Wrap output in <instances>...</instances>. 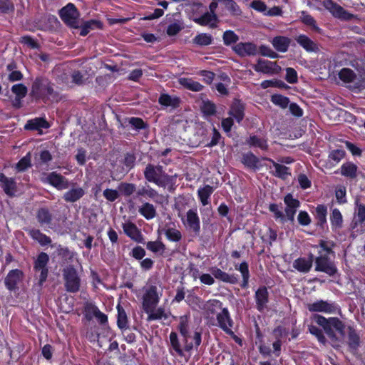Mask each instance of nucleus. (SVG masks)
<instances>
[{"label":"nucleus","instance_id":"f257e3e1","mask_svg":"<svg viewBox=\"0 0 365 365\" xmlns=\"http://www.w3.org/2000/svg\"><path fill=\"white\" fill-rule=\"evenodd\" d=\"M54 84L48 78L39 76L33 81L30 96L36 101L47 103L48 101L58 102L61 100L58 91L54 90Z\"/></svg>","mask_w":365,"mask_h":365},{"label":"nucleus","instance_id":"f03ea898","mask_svg":"<svg viewBox=\"0 0 365 365\" xmlns=\"http://www.w3.org/2000/svg\"><path fill=\"white\" fill-rule=\"evenodd\" d=\"M312 319L320 327L323 328L330 341L335 344L340 342V339L335 333L337 331L341 336L345 334V324L337 317L326 318L322 315L313 314Z\"/></svg>","mask_w":365,"mask_h":365},{"label":"nucleus","instance_id":"7ed1b4c3","mask_svg":"<svg viewBox=\"0 0 365 365\" xmlns=\"http://www.w3.org/2000/svg\"><path fill=\"white\" fill-rule=\"evenodd\" d=\"M145 179L149 182H153L160 187L173 185L175 182L176 175L167 174L162 165L148 163L143 170Z\"/></svg>","mask_w":365,"mask_h":365},{"label":"nucleus","instance_id":"20e7f679","mask_svg":"<svg viewBox=\"0 0 365 365\" xmlns=\"http://www.w3.org/2000/svg\"><path fill=\"white\" fill-rule=\"evenodd\" d=\"M64 287L69 293H77L81 287V278L73 265L66 266L62 271Z\"/></svg>","mask_w":365,"mask_h":365},{"label":"nucleus","instance_id":"39448f33","mask_svg":"<svg viewBox=\"0 0 365 365\" xmlns=\"http://www.w3.org/2000/svg\"><path fill=\"white\" fill-rule=\"evenodd\" d=\"M58 15L63 22L68 27L75 29L79 28L80 13L73 3H68L61 8L58 11Z\"/></svg>","mask_w":365,"mask_h":365},{"label":"nucleus","instance_id":"423d86ee","mask_svg":"<svg viewBox=\"0 0 365 365\" xmlns=\"http://www.w3.org/2000/svg\"><path fill=\"white\" fill-rule=\"evenodd\" d=\"M49 262V256L47 253L40 252L36 259L34 262V269L35 272H40L38 284L40 287L43 286V283L46 281L48 269L47 264Z\"/></svg>","mask_w":365,"mask_h":365},{"label":"nucleus","instance_id":"0eeeda50","mask_svg":"<svg viewBox=\"0 0 365 365\" xmlns=\"http://www.w3.org/2000/svg\"><path fill=\"white\" fill-rule=\"evenodd\" d=\"M323 5L324 8L336 19L343 21H351L354 18V14L345 10L342 6L333 0H324Z\"/></svg>","mask_w":365,"mask_h":365},{"label":"nucleus","instance_id":"6e6552de","mask_svg":"<svg viewBox=\"0 0 365 365\" xmlns=\"http://www.w3.org/2000/svg\"><path fill=\"white\" fill-rule=\"evenodd\" d=\"M43 184H48L58 190L67 189L69 186L68 180L61 174L56 171L51 172L45 178H41Z\"/></svg>","mask_w":365,"mask_h":365},{"label":"nucleus","instance_id":"1a4fd4ad","mask_svg":"<svg viewBox=\"0 0 365 365\" xmlns=\"http://www.w3.org/2000/svg\"><path fill=\"white\" fill-rule=\"evenodd\" d=\"M315 270L324 272L329 276H334L337 272V268L327 255L320 254L315 259Z\"/></svg>","mask_w":365,"mask_h":365},{"label":"nucleus","instance_id":"9d476101","mask_svg":"<svg viewBox=\"0 0 365 365\" xmlns=\"http://www.w3.org/2000/svg\"><path fill=\"white\" fill-rule=\"evenodd\" d=\"M160 301L158 288L155 285H150L143 296V308L144 312H148L150 307H155Z\"/></svg>","mask_w":365,"mask_h":365},{"label":"nucleus","instance_id":"9b49d317","mask_svg":"<svg viewBox=\"0 0 365 365\" xmlns=\"http://www.w3.org/2000/svg\"><path fill=\"white\" fill-rule=\"evenodd\" d=\"M233 51L240 57L254 56L258 53V48L252 42H240L232 46Z\"/></svg>","mask_w":365,"mask_h":365},{"label":"nucleus","instance_id":"f8f14e48","mask_svg":"<svg viewBox=\"0 0 365 365\" xmlns=\"http://www.w3.org/2000/svg\"><path fill=\"white\" fill-rule=\"evenodd\" d=\"M24 273L19 269H11L9 272L4 279L6 288L10 292L19 289L18 284L23 279Z\"/></svg>","mask_w":365,"mask_h":365},{"label":"nucleus","instance_id":"ddd939ff","mask_svg":"<svg viewBox=\"0 0 365 365\" xmlns=\"http://www.w3.org/2000/svg\"><path fill=\"white\" fill-rule=\"evenodd\" d=\"M307 308L311 312H323L326 314L334 313L337 309L335 303L328 302L322 299L307 304Z\"/></svg>","mask_w":365,"mask_h":365},{"label":"nucleus","instance_id":"4468645a","mask_svg":"<svg viewBox=\"0 0 365 365\" xmlns=\"http://www.w3.org/2000/svg\"><path fill=\"white\" fill-rule=\"evenodd\" d=\"M347 336H346V344L349 348V351L355 354L357 353L359 348L361 344L360 336L353 326H349L347 327Z\"/></svg>","mask_w":365,"mask_h":365},{"label":"nucleus","instance_id":"2eb2a0df","mask_svg":"<svg viewBox=\"0 0 365 365\" xmlns=\"http://www.w3.org/2000/svg\"><path fill=\"white\" fill-rule=\"evenodd\" d=\"M245 104L239 98H234L228 111V114L240 123L245 115Z\"/></svg>","mask_w":365,"mask_h":365},{"label":"nucleus","instance_id":"dca6fc26","mask_svg":"<svg viewBox=\"0 0 365 365\" xmlns=\"http://www.w3.org/2000/svg\"><path fill=\"white\" fill-rule=\"evenodd\" d=\"M217 326L225 333L232 332V327L234 322L231 318L230 312L227 307L222 309V311L216 316Z\"/></svg>","mask_w":365,"mask_h":365},{"label":"nucleus","instance_id":"f3484780","mask_svg":"<svg viewBox=\"0 0 365 365\" xmlns=\"http://www.w3.org/2000/svg\"><path fill=\"white\" fill-rule=\"evenodd\" d=\"M255 300L257 309L260 312H264L269 302V292L267 287L262 285L256 290Z\"/></svg>","mask_w":365,"mask_h":365},{"label":"nucleus","instance_id":"a211bd4d","mask_svg":"<svg viewBox=\"0 0 365 365\" xmlns=\"http://www.w3.org/2000/svg\"><path fill=\"white\" fill-rule=\"evenodd\" d=\"M210 271L215 279L223 282L229 283L231 284H236L239 282V277L237 274H230L216 266L210 267Z\"/></svg>","mask_w":365,"mask_h":365},{"label":"nucleus","instance_id":"6ab92c4d","mask_svg":"<svg viewBox=\"0 0 365 365\" xmlns=\"http://www.w3.org/2000/svg\"><path fill=\"white\" fill-rule=\"evenodd\" d=\"M0 187L5 194L14 197L17 190L16 182L14 178H8L4 173H0Z\"/></svg>","mask_w":365,"mask_h":365},{"label":"nucleus","instance_id":"aec40b11","mask_svg":"<svg viewBox=\"0 0 365 365\" xmlns=\"http://www.w3.org/2000/svg\"><path fill=\"white\" fill-rule=\"evenodd\" d=\"M314 261V255H309L307 257H299L293 262V267L302 273H307L310 271Z\"/></svg>","mask_w":365,"mask_h":365},{"label":"nucleus","instance_id":"412c9836","mask_svg":"<svg viewBox=\"0 0 365 365\" xmlns=\"http://www.w3.org/2000/svg\"><path fill=\"white\" fill-rule=\"evenodd\" d=\"M50 127V124L45 118H35L29 120L24 125L26 130H36L40 134L42 133L41 129H47Z\"/></svg>","mask_w":365,"mask_h":365},{"label":"nucleus","instance_id":"4be33fe9","mask_svg":"<svg viewBox=\"0 0 365 365\" xmlns=\"http://www.w3.org/2000/svg\"><path fill=\"white\" fill-rule=\"evenodd\" d=\"M262 160H267L272 163L275 170L272 173V175L283 180H287L290 175V168L284 165L276 163L274 160L269 158L264 157Z\"/></svg>","mask_w":365,"mask_h":365},{"label":"nucleus","instance_id":"5701e85b","mask_svg":"<svg viewBox=\"0 0 365 365\" xmlns=\"http://www.w3.org/2000/svg\"><path fill=\"white\" fill-rule=\"evenodd\" d=\"M181 220L185 227L189 228H200V218L196 209L189 210L185 216L181 217Z\"/></svg>","mask_w":365,"mask_h":365},{"label":"nucleus","instance_id":"b1692460","mask_svg":"<svg viewBox=\"0 0 365 365\" xmlns=\"http://www.w3.org/2000/svg\"><path fill=\"white\" fill-rule=\"evenodd\" d=\"M314 220H316L315 225L321 228H324L327 225V207L324 205H318L314 212H313Z\"/></svg>","mask_w":365,"mask_h":365},{"label":"nucleus","instance_id":"393cba45","mask_svg":"<svg viewBox=\"0 0 365 365\" xmlns=\"http://www.w3.org/2000/svg\"><path fill=\"white\" fill-rule=\"evenodd\" d=\"M276 66V62L259 58L257 63L253 66V68L257 72H260L265 74H271L274 72V68Z\"/></svg>","mask_w":365,"mask_h":365},{"label":"nucleus","instance_id":"a878e982","mask_svg":"<svg viewBox=\"0 0 365 365\" xmlns=\"http://www.w3.org/2000/svg\"><path fill=\"white\" fill-rule=\"evenodd\" d=\"M103 26V23L99 20L91 19L85 21L81 25H79L78 29H81L79 34L81 36H86L91 30L95 29H102Z\"/></svg>","mask_w":365,"mask_h":365},{"label":"nucleus","instance_id":"bb28decb","mask_svg":"<svg viewBox=\"0 0 365 365\" xmlns=\"http://www.w3.org/2000/svg\"><path fill=\"white\" fill-rule=\"evenodd\" d=\"M358 167L352 162L344 163L340 168V174L350 180H354L357 177Z\"/></svg>","mask_w":365,"mask_h":365},{"label":"nucleus","instance_id":"cd10ccee","mask_svg":"<svg viewBox=\"0 0 365 365\" xmlns=\"http://www.w3.org/2000/svg\"><path fill=\"white\" fill-rule=\"evenodd\" d=\"M170 340V347L169 351L172 355H174V352L179 356L182 357L185 356L183 349L181 347V344L178 336V334L175 331H171L169 335Z\"/></svg>","mask_w":365,"mask_h":365},{"label":"nucleus","instance_id":"c85d7f7f","mask_svg":"<svg viewBox=\"0 0 365 365\" xmlns=\"http://www.w3.org/2000/svg\"><path fill=\"white\" fill-rule=\"evenodd\" d=\"M246 143L250 148H258L262 150H267L269 149V145L267 140L264 138H260L255 135H250L247 140Z\"/></svg>","mask_w":365,"mask_h":365},{"label":"nucleus","instance_id":"c756f323","mask_svg":"<svg viewBox=\"0 0 365 365\" xmlns=\"http://www.w3.org/2000/svg\"><path fill=\"white\" fill-rule=\"evenodd\" d=\"M296 41L307 52L317 51V45L307 36L300 34L295 38Z\"/></svg>","mask_w":365,"mask_h":365},{"label":"nucleus","instance_id":"7c9ffc66","mask_svg":"<svg viewBox=\"0 0 365 365\" xmlns=\"http://www.w3.org/2000/svg\"><path fill=\"white\" fill-rule=\"evenodd\" d=\"M179 83L185 88L194 91L199 92L203 90L204 86L199 82L194 81L192 78H180Z\"/></svg>","mask_w":365,"mask_h":365},{"label":"nucleus","instance_id":"2f4dec72","mask_svg":"<svg viewBox=\"0 0 365 365\" xmlns=\"http://www.w3.org/2000/svg\"><path fill=\"white\" fill-rule=\"evenodd\" d=\"M148 310V312H145L146 314H148V322L159 320L162 319L166 320L169 317V314L165 312V309L163 307H158V309H155V307H150V309Z\"/></svg>","mask_w":365,"mask_h":365},{"label":"nucleus","instance_id":"473e14b6","mask_svg":"<svg viewBox=\"0 0 365 365\" xmlns=\"http://www.w3.org/2000/svg\"><path fill=\"white\" fill-rule=\"evenodd\" d=\"M241 162L250 169L256 170L259 168V158L251 151L242 154Z\"/></svg>","mask_w":365,"mask_h":365},{"label":"nucleus","instance_id":"72a5a7b5","mask_svg":"<svg viewBox=\"0 0 365 365\" xmlns=\"http://www.w3.org/2000/svg\"><path fill=\"white\" fill-rule=\"evenodd\" d=\"M290 38L283 36H277L272 40V45L274 48L279 52L284 53L287 51L289 44Z\"/></svg>","mask_w":365,"mask_h":365},{"label":"nucleus","instance_id":"f704fd0d","mask_svg":"<svg viewBox=\"0 0 365 365\" xmlns=\"http://www.w3.org/2000/svg\"><path fill=\"white\" fill-rule=\"evenodd\" d=\"M85 194L83 188H72L63 194V198L67 202H75L80 200Z\"/></svg>","mask_w":365,"mask_h":365},{"label":"nucleus","instance_id":"c9c22d12","mask_svg":"<svg viewBox=\"0 0 365 365\" xmlns=\"http://www.w3.org/2000/svg\"><path fill=\"white\" fill-rule=\"evenodd\" d=\"M117 314V326L121 331H125L128 328V319L124 308L118 304L116 307Z\"/></svg>","mask_w":365,"mask_h":365},{"label":"nucleus","instance_id":"e433bc0d","mask_svg":"<svg viewBox=\"0 0 365 365\" xmlns=\"http://www.w3.org/2000/svg\"><path fill=\"white\" fill-rule=\"evenodd\" d=\"M217 20V16L216 14H212L207 11L203 14L200 17L195 19L194 21L200 26L210 25L211 28H215L217 27V24L215 23H212V21H216Z\"/></svg>","mask_w":365,"mask_h":365},{"label":"nucleus","instance_id":"4c0bfd02","mask_svg":"<svg viewBox=\"0 0 365 365\" xmlns=\"http://www.w3.org/2000/svg\"><path fill=\"white\" fill-rule=\"evenodd\" d=\"M235 269L240 271L242 274V281L240 284V287L242 289L247 288L250 277L248 263L247 262H242L239 264L238 267L235 266Z\"/></svg>","mask_w":365,"mask_h":365},{"label":"nucleus","instance_id":"58836bf2","mask_svg":"<svg viewBox=\"0 0 365 365\" xmlns=\"http://www.w3.org/2000/svg\"><path fill=\"white\" fill-rule=\"evenodd\" d=\"M158 103L165 107L171 106L174 108L179 107L180 100L178 97H171L169 94L162 93L158 98Z\"/></svg>","mask_w":365,"mask_h":365},{"label":"nucleus","instance_id":"ea45409f","mask_svg":"<svg viewBox=\"0 0 365 365\" xmlns=\"http://www.w3.org/2000/svg\"><path fill=\"white\" fill-rule=\"evenodd\" d=\"M190 314H184L179 317L178 330L183 338L189 337Z\"/></svg>","mask_w":365,"mask_h":365},{"label":"nucleus","instance_id":"a19ab883","mask_svg":"<svg viewBox=\"0 0 365 365\" xmlns=\"http://www.w3.org/2000/svg\"><path fill=\"white\" fill-rule=\"evenodd\" d=\"M214 188L210 185H205L197 190V196L201 203L205 206L209 204V198L213 193Z\"/></svg>","mask_w":365,"mask_h":365},{"label":"nucleus","instance_id":"79ce46f5","mask_svg":"<svg viewBox=\"0 0 365 365\" xmlns=\"http://www.w3.org/2000/svg\"><path fill=\"white\" fill-rule=\"evenodd\" d=\"M29 235L36 241H37L41 246H46L51 242L50 237L41 233L40 230H28Z\"/></svg>","mask_w":365,"mask_h":365},{"label":"nucleus","instance_id":"37998d69","mask_svg":"<svg viewBox=\"0 0 365 365\" xmlns=\"http://www.w3.org/2000/svg\"><path fill=\"white\" fill-rule=\"evenodd\" d=\"M139 212L147 220L153 219L156 215V210L153 204L145 202L139 208Z\"/></svg>","mask_w":365,"mask_h":365},{"label":"nucleus","instance_id":"c03bdc74","mask_svg":"<svg viewBox=\"0 0 365 365\" xmlns=\"http://www.w3.org/2000/svg\"><path fill=\"white\" fill-rule=\"evenodd\" d=\"M212 41L213 38L211 34L201 33L195 36L192 43L200 46H206L212 44Z\"/></svg>","mask_w":365,"mask_h":365},{"label":"nucleus","instance_id":"a18cd8bd","mask_svg":"<svg viewBox=\"0 0 365 365\" xmlns=\"http://www.w3.org/2000/svg\"><path fill=\"white\" fill-rule=\"evenodd\" d=\"M98 310V307L93 302H86L83 306V315L87 321H91Z\"/></svg>","mask_w":365,"mask_h":365},{"label":"nucleus","instance_id":"49530a36","mask_svg":"<svg viewBox=\"0 0 365 365\" xmlns=\"http://www.w3.org/2000/svg\"><path fill=\"white\" fill-rule=\"evenodd\" d=\"M201 111L205 116H213L217 113V108L213 102L206 100L202 101Z\"/></svg>","mask_w":365,"mask_h":365},{"label":"nucleus","instance_id":"de8ad7c7","mask_svg":"<svg viewBox=\"0 0 365 365\" xmlns=\"http://www.w3.org/2000/svg\"><path fill=\"white\" fill-rule=\"evenodd\" d=\"M271 101L274 105L284 109L287 108L289 103V98L281 94H273L271 96Z\"/></svg>","mask_w":365,"mask_h":365},{"label":"nucleus","instance_id":"09e8293b","mask_svg":"<svg viewBox=\"0 0 365 365\" xmlns=\"http://www.w3.org/2000/svg\"><path fill=\"white\" fill-rule=\"evenodd\" d=\"M356 77V73L351 68H343L339 73V78L344 83H351Z\"/></svg>","mask_w":365,"mask_h":365},{"label":"nucleus","instance_id":"8fccbe9b","mask_svg":"<svg viewBox=\"0 0 365 365\" xmlns=\"http://www.w3.org/2000/svg\"><path fill=\"white\" fill-rule=\"evenodd\" d=\"M146 248L153 253L163 254L165 250V246L161 241H149L146 243Z\"/></svg>","mask_w":365,"mask_h":365},{"label":"nucleus","instance_id":"3c124183","mask_svg":"<svg viewBox=\"0 0 365 365\" xmlns=\"http://www.w3.org/2000/svg\"><path fill=\"white\" fill-rule=\"evenodd\" d=\"M223 43L225 46H230L232 43H237L239 36L232 30H227L222 35Z\"/></svg>","mask_w":365,"mask_h":365},{"label":"nucleus","instance_id":"603ef678","mask_svg":"<svg viewBox=\"0 0 365 365\" xmlns=\"http://www.w3.org/2000/svg\"><path fill=\"white\" fill-rule=\"evenodd\" d=\"M282 206L279 207L277 204L272 203L269 205V210L274 214L275 219H279L281 222H286V217L282 211Z\"/></svg>","mask_w":365,"mask_h":365},{"label":"nucleus","instance_id":"864d4df0","mask_svg":"<svg viewBox=\"0 0 365 365\" xmlns=\"http://www.w3.org/2000/svg\"><path fill=\"white\" fill-rule=\"evenodd\" d=\"M355 218L356 222L363 223L365 221V205L356 201Z\"/></svg>","mask_w":365,"mask_h":365},{"label":"nucleus","instance_id":"5fc2aeb1","mask_svg":"<svg viewBox=\"0 0 365 365\" xmlns=\"http://www.w3.org/2000/svg\"><path fill=\"white\" fill-rule=\"evenodd\" d=\"M157 194V192L149 185L146 187L143 186L141 188H139L136 192L137 197L143 196L148 197L149 198H154Z\"/></svg>","mask_w":365,"mask_h":365},{"label":"nucleus","instance_id":"6e6d98bb","mask_svg":"<svg viewBox=\"0 0 365 365\" xmlns=\"http://www.w3.org/2000/svg\"><path fill=\"white\" fill-rule=\"evenodd\" d=\"M308 330L310 334L315 336L319 342L324 344L326 342V338L324 335L323 331L318 327L311 324L308 326Z\"/></svg>","mask_w":365,"mask_h":365},{"label":"nucleus","instance_id":"4d7b16f0","mask_svg":"<svg viewBox=\"0 0 365 365\" xmlns=\"http://www.w3.org/2000/svg\"><path fill=\"white\" fill-rule=\"evenodd\" d=\"M11 92L15 94V97L25 98L28 88L23 83H17L12 86Z\"/></svg>","mask_w":365,"mask_h":365},{"label":"nucleus","instance_id":"13d9d810","mask_svg":"<svg viewBox=\"0 0 365 365\" xmlns=\"http://www.w3.org/2000/svg\"><path fill=\"white\" fill-rule=\"evenodd\" d=\"M31 166L30 154L23 157L16 164V169L19 172H24Z\"/></svg>","mask_w":365,"mask_h":365},{"label":"nucleus","instance_id":"bf43d9fd","mask_svg":"<svg viewBox=\"0 0 365 365\" xmlns=\"http://www.w3.org/2000/svg\"><path fill=\"white\" fill-rule=\"evenodd\" d=\"M330 221L332 227H335L336 228L341 225L342 215L337 208H335L332 210V212L330 215Z\"/></svg>","mask_w":365,"mask_h":365},{"label":"nucleus","instance_id":"052dcab7","mask_svg":"<svg viewBox=\"0 0 365 365\" xmlns=\"http://www.w3.org/2000/svg\"><path fill=\"white\" fill-rule=\"evenodd\" d=\"M118 188L123 195L130 196L135 191L136 186L133 183L121 182Z\"/></svg>","mask_w":365,"mask_h":365},{"label":"nucleus","instance_id":"680f3d73","mask_svg":"<svg viewBox=\"0 0 365 365\" xmlns=\"http://www.w3.org/2000/svg\"><path fill=\"white\" fill-rule=\"evenodd\" d=\"M222 2L232 14L240 15L241 14L242 11L240 6L234 0H222Z\"/></svg>","mask_w":365,"mask_h":365},{"label":"nucleus","instance_id":"e2e57ef3","mask_svg":"<svg viewBox=\"0 0 365 365\" xmlns=\"http://www.w3.org/2000/svg\"><path fill=\"white\" fill-rule=\"evenodd\" d=\"M37 219L41 223H49L51 215L47 208H40L37 212Z\"/></svg>","mask_w":365,"mask_h":365},{"label":"nucleus","instance_id":"0e129e2a","mask_svg":"<svg viewBox=\"0 0 365 365\" xmlns=\"http://www.w3.org/2000/svg\"><path fill=\"white\" fill-rule=\"evenodd\" d=\"M129 123L136 130H143L148 128V124L140 118L131 117L129 118Z\"/></svg>","mask_w":365,"mask_h":365},{"label":"nucleus","instance_id":"69168bd1","mask_svg":"<svg viewBox=\"0 0 365 365\" xmlns=\"http://www.w3.org/2000/svg\"><path fill=\"white\" fill-rule=\"evenodd\" d=\"M302 22L312 26V29L318 34H322V29L317 25L316 20L309 14L304 15Z\"/></svg>","mask_w":365,"mask_h":365},{"label":"nucleus","instance_id":"338daca9","mask_svg":"<svg viewBox=\"0 0 365 365\" xmlns=\"http://www.w3.org/2000/svg\"><path fill=\"white\" fill-rule=\"evenodd\" d=\"M14 5L11 0H0V11L2 14H7L14 12Z\"/></svg>","mask_w":365,"mask_h":365},{"label":"nucleus","instance_id":"774afa93","mask_svg":"<svg viewBox=\"0 0 365 365\" xmlns=\"http://www.w3.org/2000/svg\"><path fill=\"white\" fill-rule=\"evenodd\" d=\"M284 202L286 205V207L288 208L297 210L300 205L299 201L297 199L294 198L292 195L290 193L285 195Z\"/></svg>","mask_w":365,"mask_h":365}]
</instances>
